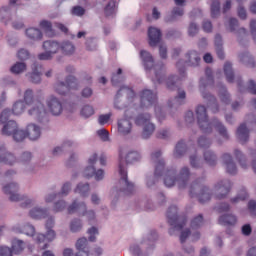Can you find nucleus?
I'll list each match as a JSON object with an SVG mask.
<instances>
[{"mask_svg":"<svg viewBox=\"0 0 256 256\" xmlns=\"http://www.w3.org/2000/svg\"><path fill=\"white\" fill-rule=\"evenodd\" d=\"M151 161L155 163L154 178L156 180L164 173V185L166 187H174V185H178L179 189H185L187 187V183H189V178L191 177V172L187 166L180 169L176 178L177 173L174 169L165 171V160L161 158V151L158 150L152 153Z\"/></svg>","mask_w":256,"mask_h":256,"instance_id":"1","label":"nucleus"},{"mask_svg":"<svg viewBox=\"0 0 256 256\" xmlns=\"http://www.w3.org/2000/svg\"><path fill=\"white\" fill-rule=\"evenodd\" d=\"M140 156L137 152H130L126 154L124 151H120L119 153V174L120 181L118 182L117 188L124 195H131L133 191H135V185L129 182L127 179V165L128 163H135V161H139Z\"/></svg>","mask_w":256,"mask_h":256,"instance_id":"2","label":"nucleus"},{"mask_svg":"<svg viewBox=\"0 0 256 256\" xmlns=\"http://www.w3.org/2000/svg\"><path fill=\"white\" fill-rule=\"evenodd\" d=\"M196 117L198 121V125L203 131V133H211L214 129L218 131L219 135L223 137L224 139H229V134H227V128L219 122V120L214 119L212 122H209V119L207 118V108L203 105H198L196 107Z\"/></svg>","mask_w":256,"mask_h":256,"instance_id":"3","label":"nucleus"},{"mask_svg":"<svg viewBox=\"0 0 256 256\" xmlns=\"http://www.w3.org/2000/svg\"><path fill=\"white\" fill-rule=\"evenodd\" d=\"M24 103L27 106L28 115L36 121H41L45 115H47V111L45 110V106L36 98L33 94V90L28 89L24 93Z\"/></svg>","mask_w":256,"mask_h":256,"instance_id":"4","label":"nucleus"},{"mask_svg":"<svg viewBox=\"0 0 256 256\" xmlns=\"http://www.w3.org/2000/svg\"><path fill=\"white\" fill-rule=\"evenodd\" d=\"M140 57L144 63V66L150 73H154L155 78H152L154 83H163L165 81V67L155 65L153 61V56L148 51L142 50L140 52Z\"/></svg>","mask_w":256,"mask_h":256,"instance_id":"5","label":"nucleus"},{"mask_svg":"<svg viewBox=\"0 0 256 256\" xmlns=\"http://www.w3.org/2000/svg\"><path fill=\"white\" fill-rule=\"evenodd\" d=\"M3 191L6 195H10V201H22L21 207L23 209L31 207V205H33L34 203L33 199L21 196L17 193V191H19V185H17V183L15 182H12L4 186Z\"/></svg>","mask_w":256,"mask_h":256,"instance_id":"6","label":"nucleus"},{"mask_svg":"<svg viewBox=\"0 0 256 256\" xmlns=\"http://www.w3.org/2000/svg\"><path fill=\"white\" fill-rule=\"evenodd\" d=\"M53 227H55V219L48 218L46 221V236L45 234H37L35 236V241L38 243L40 249H47L49 243L55 240L56 234Z\"/></svg>","mask_w":256,"mask_h":256,"instance_id":"7","label":"nucleus"},{"mask_svg":"<svg viewBox=\"0 0 256 256\" xmlns=\"http://www.w3.org/2000/svg\"><path fill=\"white\" fill-rule=\"evenodd\" d=\"M203 226V215L199 214L198 216L194 217L190 224V230H183L180 235L181 243H185L189 235H191L192 241H198L201 234L197 229Z\"/></svg>","mask_w":256,"mask_h":256,"instance_id":"8","label":"nucleus"},{"mask_svg":"<svg viewBox=\"0 0 256 256\" xmlns=\"http://www.w3.org/2000/svg\"><path fill=\"white\" fill-rule=\"evenodd\" d=\"M201 63V56L197 51H190L185 56V61L179 60L176 67L181 77H185V67H198Z\"/></svg>","mask_w":256,"mask_h":256,"instance_id":"9","label":"nucleus"},{"mask_svg":"<svg viewBox=\"0 0 256 256\" xmlns=\"http://www.w3.org/2000/svg\"><path fill=\"white\" fill-rule=\"evenodd\" d=\"M68 213L70 215H73V213H79L82 217H86L88 223L93 224L95 223V211L88 210L87 211V205L85 202H77L75 200L69 207H68Z\"/></svg>","mask_w":256,"mask_h":256,"instance_id":"10","label":"nucleus"},{"mask_svg":"<svg viewBox=\"0 0 256 256\" xmlns=\"http://www.w3.org/2000/svg\"><path fill=\"white\" fill-rule=\"evenodd\" d=\"M135 124L139 127H143L142 137L143 139H149L153 133H155V124L151 122V115L144 113L139 114L135 119Z\"/></svg>","mask_w":256,"mask_h":256,"instance_id":"11","label":"nucleus"},{"mask_svg":"<svg viewBox=\"0 0 256 256\" xmlns=\"http://www.w3.org/2000/svg\"><path fill=\"white\" fill-rule=\"evenodd\" d=\"M77 89H79V82H77L74 76H68L66 83L58 81L54 85V91L58 93V95H67V93L77 91Z\"/></svg>","mask_w":256,"mask_h":256,"instance_id":"12","label":"nucleus"},{"mask_svg":"<svg viewBox=\"0 0 256 256\" xmlns=\"http://www.w3.org/2000/svg\"><path fill=\"white\" fill-rule=\"evenodd\" d=\"M168 223L171 225L169 230L170 235H175L176 231H181L185 227L186 221H181V218L177 216V206H171L167 211Z\"/></svg>","mask_w":256,"mask_h":256,"instance_id":"13","label":"nucleus"},{"mask_svg":"<svg viewBox=\"0 0 256 256\" xmlns=\"http://www.w3.org/2000/svg\"><path fill=\"white\" fill-rule=\"evenodd\" d=\"M190 197H196L199 203L211 201V190L207 186L194 182L190 187Z\"/></svg>","mask_w":256,"mask_h":256,"instance_id":"14","label":"nucleus"},{"mask_svg":"<svg viewBox=\"0 0 256 256\" xmlns=\"http://www.w3.org/2000/svg\"><path fill=\"white\" fill-rule=\"evenodd\" d=\"M97 162V154H93L88 159V165L84 170L85 177H95L96 181H102L103 177H105V172L103 169H99L95 171V163Z\"/></svg>","mask_w":256,"mask_h":256,"instance_id":"15","label":"nucleus"},{"mask_svg":"<svg viewBox=\"0 0 256 256\" xmlns=\"http://www.w3.org/2000/svg\"><path fill=\"white\" fill-rule=\"evenodd\" d=\"M25 111V102L23 101H17L14 103L12 112L9 109H4L3 112L0 115V121L1 123H5L8 121L9 117H11V113L13 115H21Z\"/></svg>","mask_w":256,"mask_h":256,"instance_id":"16","label":"nucleus"},{"mask_svg":"<svg viewBox=\"0 0 256 256\" xmlns=\"http://www.w3.org/2000/svg\"><path fill=\"white\" fill-rule=\"evenodd\" d=\"M229 191H231V181L224 180L215 184L213 193L216 199H224L229 195Z\"/></svg>","mask_w":256,"mask_h":256,"instance_id":"17","label":"nucleus"},{"mask_svg":"<svg viewBox=\"0 0 256 256\" xmlns=\"http://www.w3.org/2000/svg\"><path fill=\"white\" fill-rule=\"evenodd\" d=\"M205 87H207V84H205V80L202 79L200 81V91L202 93V97L207 101V105L209 109H211L212 113H218L219 106L217 105V99H215L211 94L206 93Z\"/></svg>","mask_w":256,"mask_h":256,"instance_id":"18","label":"nucleus"},{"mask_svg":"<svg viewBox=\"0 0 256 256\" xmlns=\"http://www.w3.org/2000/svg\"><path fill=\"white\" fill-rule=\"evenodd\" d=\"M140 103L142 109H149L152 105L157 103V94L153 93L151 90H144L140 96Z\"/></svg>","mask_w":256,"mask_h":256,"instance_id":"19","label":"nucleus"},{"mask_svg":"<svg viewBox=\"0 0 256 256\" xmlns=\"http://www.w3.org/2000/svg\"><path fill=\"white\" fill-rule=\"evenodd\" d=\"M121 95H126V97L128 99H133V97H135V92L133 91V89H131L129 87H122L117 92L115 101H114V107H115V109H118L119 111H121V109H125V105H123L121 103V101H119V98L121 97Z\"/></svg>","mask_w":256,"mask_h":256,"instance_id":"20","label":"nucleus"},{"mask_svg":"<svg viewBox=\"0 0 256 256\" xmlns=\"http://www.w3.org/2000/svg\"><path fill=\"white\" fill-rule=\"evenodd\" d=\"M47 107L52 115H61L63 113V104L55 96H50L47 100Z\"/></svg>","mask_w":256,"mask_h":256,"instance_id":"21","label":"nucleus"},{"mask_svg":"<svg viewBox=\"0 0 256 256\" xmlns=\"http://www.w3.org/2000/svg\"><path fill=\"white\" fill-rule=\"evenodd\" d=\"M132 115H129L128 118H122L118 120V132L120 135H129L133 129V123H131Z\"/></svg>","mask_w":256,"mask_h":256,"instance_id":"22","label":"nucleus"},{"mask_svg":"<svg viewBox=\"0 0 256 256\" xmlns=\"http://www.w3.org/2000/svg\"><path fill=\"white\" fill-rule=\"evenodd\" d=\"M148 39L150 47H157L161 41V30H159V28L150 27L148 29Z\"/></svg>","mask_w":256,"mask_h":256,"instance_id":"23","label":"nucleus"},{"mask_svg":"<svg viewBox=\"0 0 256 256\" xmlns=\"http://www.w3.org/2000/svg\"><path fill=\"white\" fill-rule=\"evenodd\" d=\"M69 191H71V183L66 182L63 184L61 191L58 194H48L45 197V202L52 203V201H55L56 197H67V195H69Z\"/></svg>","mask_w":256,"mask_h":256,"instance_id":"24","label":"nucleus"},{"mask_svg":"<svg viewBox=\"0 0 256 256\" xmlns=\"http://www.w3.org/2000/svg\"><path fill=\"white\" fill-rule=\"evenodd\" d=\"M222 161L226 167L227 173L229 175H236L237 174V166L235 165V162H233V157L229 153H225L222 156Z\"/></svg>","mask_w":256,"mask_h":256,"instance_id":"25","label":"nucleus"},{"mask_svg":"<svg viewBox=\"0 0 256 256\" xmlns=\"http://www.w3.org/2000/svg\"><path fill=\"white\" fill-rule=\"evenodd\" d=\"M16 159L11 153H8L5 145L0 144V163H5L6 165H13Z\"/></svg>","mask_w":256,"mask_h":256,"instance_id":"26","label":"nucleus"},{"mask_svg":"<svg viewBox=\"0 0 256 256\" xmlns=\"http://www.w3.org/2000/svg\"><path fill=\"white\" fill-rule=\"evenodd\" d=\"M76 249L78 253L76 256H89V248L87 247V238H79L76 242Z\"/></svg>","mask_w":256,"mask_h":256,"instance_id":"27","label":"nucleus"},{"mask_svg":"<svg viewBox=\"0 0 256 256\" xmlns=\"http://www.w3.org/2000/svg\"><path fill=\"white\" fill-rule=\"evenodd\" d=\"M26 135L31 141H37L41 137V128L35 124H30L27 126Z\"/></svg>","mask_w":256,"mask_h":256,"instance_id":"28","label":"nucleus"},{"mask_svg":"<svg viewBox=\"0 0 256 256\" xmlns=\"http://www.w3.org/2000/svg\"><path fill=\"white\" fill-rule=\"evenodd\" d=\"M17 129H19L17 122L10 120L2 128V135H7L8 137L11 135L14 136Z\"/></svg>","mask_w":256,"mask_h":256,"instance_id":"29","label":"nucleus"},{"mask_svg":"<svg viewBox=\"0 0 256 256\" xmlns=\"http://www.w3.org/2000/svg\"><path fill=\"white\" fill-rule=\"evenodd\" d=\"M236 135L241 143H247L249 141V129L245 124H241L236 132Z\"/></svg>","mask_w":256,"mask_h":256,"instance_id":"30","label":"nucleus"},{"mask_svg":"<svg viewBox=\"0 0 256 256\" xmlns=\"http://www.w3.org/2000/svg\"><path fill=\"white\" fill-rule=\"evenodd\" d=\"M13 231H15V233H24V235H28L30 237L35 235V227L30 224H26L22 228L21 226H14Z\"/></svg>","mask_w":256,"mask_h":256,"instance_id":"31","label":"nucleus"},{"mask_svg":"<svg viewBox=\"0 0 256 256\" xmlns=\"http://www.w3.org/2000/svg\"><path fill=\"white\" fill-rule=\"evenodd\" d=\"M43 49L46 50L48 53H51L52 55H55L59 49H61V46L56 41H45L43 43Z\"/></svg>","mask_w":256,"mask_h":256,"instance_id":"32","label":"nucleus"},{"mask_svg":"<svg viewBox=\"0 0 256 256\" xmlns=\"http://www.w3.org/2000/svg\"><path fill=\"white\" fill-rule=\"evenodd\" d=\"M26 36L32 41H41V39H43V33L37 28H28L26 30Z\"/></svg>","mask_w":256,"mask_h":256,"instance_id":"33","label":"nucleus"},{"mask_svg":"<svg viewBox=\"0 0 256 256\" xmlns=\"http://www.w3.org/2000/svg\"><path fill=\"white\" fill-rule=\"evenodd\" d=\"M29 216L32 219H45L47 217V210L39 207H34L30 210Z\"/></svg>","mask_w":256,"mask_h":256,"instance_id":"34","label":"nucleus"},{"mask_svg":"<svg viewBox=\"0 0 256 256\" xmlns=\"http://www.w3.org/2000/svg\"><path fill=\"white\" fill-rule=\"evenodd\" d=\"M215 47L219 59H225V53L223 52V38L219 34L215 36Z\"/></svg>","mask_w":256,"mask_h":256,"instance_id":"35","label":"nucleus"},{"mask_svg":"<svg viewBox=\"0 0 256 256\" xmlns=\"http://www.w3.org/2000/svg\"><path fill=\"white\" fill-rule=\"evenodd\" d=\"M74 193H78L80 197H87L89 195V183H79L74 189Z\"/></svg>","mask_w":256,"mask_h":256,"instance_id":"36","label":"nucleus"},{"mask_svg":"<svg viewBox=\"0 0 256 256\" xmlns=\"http://www.w3.org/2000/svg\"><path fill=\"white\" fill-rule=\"evenodd\" d=\"M73 145H75V142L71 141V140H66L62 146H57L53 149L52 153L53 155H61V153H63V151H65V149H69V147H73Z\"/></svg>","mask_w":256,"mask_h":256,"instance_id":"37","label":"nucleus"},{"mask_svg":"<svg viewBox=\"0 0 256 256\" xmlns=\"http://www.w3.org/2000/svg\"><path fill=\"white\" fill-rule=\"evenodd\" d=\"M25 249V242L21 240L14 239L12 241V253L14 255H19Z\"/></svg>","mask_w":256,"mask_h":256,"instance_id":"38","label":"nucleus"},{"mask_svg":"<svg viewBox=\"0 0 256 256\" xmlns=\"http://www.w3.org/2000/svg\"><path fill=\"white\" fill-rule=\"evenodd\" d=\"M60 49L63 55H73V53H75V45L71 42H63Z\"/></svg>","mask_w":256,"mask_h":256,"instance_id":"39","label":"nucleus"},{"mask_svg":"<svg viewBox=\"0 0 256 256\" xmlns=\"http://www.w3.org/2000/svg\"><path fill=\"white\" fill-rule=\"evenodd\" d=\"M220 225H235L237 223V217L234 215H223L219 218Z\"/></svg>","mask_w":256,"mask_h":256,"instance_id":"40","label":"nucleus"},{"mask_svg":"<svg viewBox=\"0 0 256 256\" xmlns=\"http://www.w3.org/2000/svg\"><path fill=\"white\" fill-rule=\"evenodd\" d=\"M249 197V194L247 193V190L245 188H242L238 195L231 199V203L236 205V203H240V201H245Z\"/></svg>","mask_w":256,"mask_h":256,"instance_id":"41","label":"nucleus"},{"mask_svg":"<svg viewBox=\"0 0 256 256\" xmlns=\"http://www.w3.org/2000/svg\"><path fill=\"white\" fill-rule=\"evenodd\" d=\"M224 73L226 75V79H227L228 83H233L235 76L233 75V68L231 66V63L226 62L224 64Z\"/></svg>","mask_w":256,"mask_h":256,"instance_id":"42","label":"nucleus"},{"mask_svg":"<svg viewBox=\"0 0 256 256\" xmlns=\"http://www.w3.org/2000/svg\"><path fill=\"white\" fill-rule=\"evenodd\" d=\"M220 14H221V3L218 0L212 1L211 17L215 19L216 17H219Z\"/></svg>","mask_w":256,"mask_h":256,"instance_id":"43","label":"nucleus"},{"mask_svg":"<svg viewBox=\"0 0 256 256\" xmlns=\"http://www.w3.org/2000/svg\"><path fill=\"white\" fill-rule=\"evenodd\" d=\"M187 151V146L183 143V141H180L177 143L174 151L175 157H183Z\"/></svg>","mask_w":256,"mask_h":256,"instance_id":"44","label":"nucleus"},{"mask_svg":"<svg viewBox=\"0 0 256 256\" xmlns=\"http://www.w3.org/2000/svg\"><path fill=\"white\" fill-rule=\"evenodd\" d=\"M204 159L208 165H216L217 164V156L211 152V150H206L204 152Z\"/></svg>","mask_w":256,"mask_h":256,"instance_id":"45","label":"nucleus"},{"mask_svg":"<svg viewBox=\"0 0 256 256\" xmlns=\"http://www.w3.org/2000/svg\"><path fill=\"white\" fill-rule=\"evenodd\" d=\"M219 97H220L222 103H225V105H229L231 99H230L229 93H227V89L225 88V86L220 87Z\"/></svg>","mask_w":256,"mask_h":256,"instance_id":"46","label":"nucleus"},{"mask_svg":"<svg viewBox=\"0 0 256 256\" xmlns=\"http://www.w3.org/2000/svg\"><path fill=\"white\" fill-rule=\"evenodd\" d=\"M83 229V223L81 222L80 219H74L70 223V231L72 233H79Z\"/></svg>","mask_w":256,"mask_h":256,"instance_id":"47","label":"nucleus"},{"mask_svg":"<svg viewBox=\"0 0 256 256\" xmlns=\"http://www.w3.org/2000/svg\"><path fill=\"white\" fill-rule=\"evenodd\" d=\"M27 69V65L23 62H17L15 65L11 67V72L19 75V73H23Z\"/></svg>","mask_w":256,"mask_h":256,"instance_id":"48","label":"nucleus"},{"mask_svg":"<svg viewBox=\"0 0 256 256\" xmlns=\"http://www.w3.org/2000/svg\"><path fill=\"white\" fill-rule=\"evenodd\" d=\"M40 27L41 29H43V31H45V33H47V35H53V25L51 24V22L47 20H42L40 22Z\"/></svg>","mask_w":256,"mask_h":256,"instance_id":"49","label":"nucleus"},{"mask_svg":"<svg viewBox=\"0 0 256 256\" xmlns=\"http://www.w3.org/2000/svg\"><path fill=\"white\" fill-rule=\"evenodd\" d=\"M31 159H33L31 152H23L18 161L21 165H29V163H31Z\"/></svg>","mask_w":256,"mask_h":256,"instance_id":"50","label":"nucleus"},{"mask_svg":"<svg viewBox=\"0 0 256 256\" xmlns=\"http://www.w3.org/2000/svg\"><path fill=\"white\" fill-rule=\"evenodd\" d=\"M240 61H242V63H248V67H255V60L247 53L240 55Z\"/></svg>","mask_w":256,"mask_h":256,"instance_id":"51","label":"nucleus"},{"mask_svg":"<svg viewBox=\"0 0 256 256\" xmlns=\"http://www.w3.org/2000/svg\"><path fill=\"white\" fill-rule=\"evenodd\" d=\"M234 155L236 159H238L242 169H247V163H245V156L243 155V153L240 150H235Z\"/></svg>","mask_w":256,"mask_h":256,"instance_id":"52","label":"nucleus"},{"mask_svg":"<svg viewBox=\"0 0 256 256\" xmlns=\"http://www.w3.org/2000/svg\"><path fill=\"white\" fill-rule=\"evenodd\" d=\"M25 137H27V133L25 131L17 128V130L14 133L13 139L17 143H19V142L23 141L25 139Z\"/></svg>","mask_w":256,"mask_h":256,"instance_id":"53","label":"nucleus"},{"mask_svg":"<svg viewBox=\"0 0 256 256\" xmlns=\"http://www.w3.org/2000/svg\"><path fill=\"white\" fill-rule=\"evenodd\" d=\"M94 113H95V110L90 105L84 106L81 110V115L82 117H85V118L91 117V115H93Z\"/></svg>","mask_w":256,"mask_h":256,"instance_id":"54","label":"nucleus"},{"mask_svg":"<svg viewBox=\"0 0 256 256\" xmlns=\"http://www.w3.org/2000/svg\"><path fill=\"white\" fill-rule=\"evenodd\" d=\"M185 97V91L178 89V96L174 99L173 105H183V100H185Z\"/></svg>","mask_w":256,"mask_h":256,"instance_id":"55","label":"nucleus"},{"mask_svg":"<svg viewBox=\"0 0 256 256\" xmlns=\"http://www.w3.org/2000/svg\"><path fill=\"white\" fill-rule=\"evenodd\" d=\"M112 113H108V114H102L98 117V123L99 125H107V123H109V120L112 117Z\"/></svg>","mask_w":256,"mask_h":256,"instance_id":"56","label":"nucleus"},{"mask_svg":"<svg viewBox=\"0 0 256 256\" xmlns=\"http://www.w3.org/2000/svg\"><path fill=\"white\" fill-rule=\"evenodd\" d=\"M115 7H116L115 1L111 0V1L107 4V6L105 7V10H104V11H105L106 15H107V16L113 15V13H115Z\"/></svg>","mask_w":256,"mask_h":256,"instance_id":"57","label":"nucleus"},{"mask_svg":"<svg viewBox=\"0 0 256 256\" xmlns=\"http://www.w3.org/2000/svg\"><path fill=\"white\" fill-rule=\"evenodd\" d=\"M197 33H199V26H197L195 23H191L188 27V35L190 37H195Z\"/></svg>","mask_w":256,"mask_h":256,"instance_id":"58","label":"nucleus"},{"mask_svg":"<svg viewBox=\"0 0 256 256\" xmlns=\"http://www.w3.org/2000/svg\"><path fill=\"white\" fill-rule=\"evenodd\" d=\"M67 207V203L64 200H59L54 204V211L55 213H59L60 211H63Z\"/></svg>","mask_w":256,"mask_h":256,"instance_id":"59","label":"nucleus"},{"mask_svg":"<svg viewBox=\"0 0 256 256\" xmlns=\"http://www.w3.org/2000/svg\"><path fill=\"white\" fill-rule=\"evenodd\" d=\"M179 78L177 76H172L167 79L166 85L168 89H177V84L174 81H177Z\"/></svg>","mask_w":256,"mask_h":256,"instance_id":"60","label":"nucleus"},{"mask_svg":"<svg viewBox=\"0 0 256 256\" xmlns=\"http://www.w3.org/2000/svg\"><path fill=\"white\" fill-rule=\"evenodd\" d=\"M182 15H183L182 8L175 7L172 10V18H167L166 21H173V19H175V17H182Z\"/></svg>","mask_w":256,"mask_h":256,"instance_id":"61","label":"nucleus"},{"mask_svg":"<svg viewBox=\"0 0 256 256\" xmlns=\"http://www.w3.org/2000/svg\"><path fill=\"white\" fill-rule=\"evenodd\" d=\"M237 14H238V17L243 21L247 19V10H245V7H243L242 5L238 6Z\"/></svg>","mask_w":256,"mask_h":256,"instance_id":"62","label":"nucleus"},{"mask_svg":"<svg viewBox=\"0 0 256 256\" xmlns=\"http://www.w3.org/2000/svg\"><path fill=\"white\" fill-rule=\"evenodd\" d=\"M13 250L7 246L0 247V256H13Z\"/></svg>","mask_w":256,"mask_h":256,"instance_id":"63","label":"nucleus"},{"mask_svg":"<svg viewBox=\"0 0 256 256\" xmlns=\"http://www.w3.org/2000/svg\"><path fill=\"white\" fill-rule=\"evenodd\" d=\"M30 81H31V83H41V74L37 71H34L30 75Z\"/></svg>","mask_w":256,"mask_h":256,"instance_id":"64","label":"nucleus"}]
</instances>
